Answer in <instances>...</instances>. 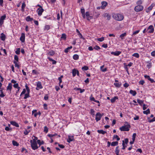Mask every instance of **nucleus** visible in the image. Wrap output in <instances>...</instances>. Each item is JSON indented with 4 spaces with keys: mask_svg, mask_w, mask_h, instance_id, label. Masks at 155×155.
<instances>
[{
    "mask_svg": "<svg viewBox=\"0 0 155 155\" xmlns=\"http://www.w3.org/2000/svg\"><path fill=\"white\" fill-rule=\"evenodd\" d=\"M25 87L26 89L24 88L23 89V91L20 95V96H21L22 95L25 94L26 92V90L27 93L25 94V96L24 97V99H26L30 97L29 93L30 92V88L28 86L27 84H26L25 85Z\"/></svg>",
    "mask_w": 155,
    "mask_h": 155,
    "instance_id": "obj_1",
    "label": "nucleus"
},
{
    "mask_svg": "<svg viewBox=\"0 0 155 155\" xmlns=\"http://www.w3.org/2000/svg\"><path fill=\"white\" fill-rule=\"evenodd\" d=\"M112 17L115 20L117 21H121L124 18L123 15L119 13H113Z\"/></svg>",
    "mask_w": 155,
    "mask_h": 155,
    "instance_id": "obj_2",
    "label": "nucleus"
},
{
    "mask_svg": "<svg viewBox=\"0 0 155 155\" xmlns=\"http://www.w3.org/2000/svg\"><path fill=\"white\" fill-rule=\"evenodd\" d=\"M30 143H31V147L33 150H35L38 148V146L37 142H35L34 140L32 141V140H31Z\"/></svg>",
    "mask_w": 155,
    "mask_h": 155,
    "instance_id": "obj_3",
    "label": "nucleus"
},
{
    "mask_svg": "<svg viewBox=\"0 0 155 155\" xmlns=\"http://www.w3.org/2000/svg\"><path fill=\"white\" fill-rule=\"evenodd\" d=\"M127 124L124 125L120 128L121 131H128L129 130V128L130 127V124L127 123Z\"/></svg>",
    "mask_w": 155,
    "mask_h": 155,
    "instance_id": "obj_4",
    "label": "nucleus"
},
{
    "mask_svg": "<svg viewBox=\"0 0 155 155\" xmlns=\"http://www.w3.org/2000/svg\"><path fill=\"white\" fill-rule=\"evenodd\" d=\"M36 7H39V8H38L37 10V12L38 15L41 16L42 15V13L43 12L44 10L42 6L39 4L37 5Z\"/></svg>",
    "mask_w": 155,
    "mask_h": 155,
    "instance_id": "obj_5",
    "label": "nucleus"
},
{
    "mask_svg": "<svg viewBox=\"0 0 155 155\" xmlns=\"http://www.w3.org/2000/svg\"><path fill=\"white\" fill-rule=\"evenodd\" d=\"M143 9V7L141 5H137L135 7L134 10L136 12H139L142 11Z\"/></svg>",
    "mask_w": 155,
    "mask_h": 155,
    "instance_id": "obj_6",
    "label": "nucleus"
},
{
    "mask_svg": "<svg viewBox=\"0 0 155 155\" xmlns=\"http://www.w3.org/2000/svg\"><path fill=\"white\" fill-rule=\"evenodd\" d=\"M147 29L148 33H152L154 31V28L153 25H150Z\"/></svg>",
    "mask_w": 155,
    "mask_h": 155,
    "instance_id": "obj_7",
    "label": "nucleus"
},
{
    "mask_svg": "<svg viewBox=\"0 0 155 155\" xmlns=\"http://www.w3.org/2000/svg\"><path fill=\"white\" fill-rule=\"evenodd\" d=\"M102 115L100 112L97 113L96 115L95 120L97 122L100 120L102 117Z\"/></svg>",
    "mask_w": 155,
    "mask_h": 155,
    "instance_id": "obj_8",
    "label": "nucleus"
},
{
    "mask_svg": "<svg viewBox=\"0 0 155 155\" xmlns=\"http://www.w3.org/2000/svg\"><path fill=\"white\" fill-rule=\"evenodd\" d=\"M102 16L104 18L107 17V20H109L111 18V15L108 13H104L102 15Z\"/></svg>",
    "mask_w": 155,
    "mask_h": 155,
    "instance_id": "obj_9",
    "label": "nucleus"
},
{
    "mask_svg": "<svg viewBox=\"0 0 155 155\" xmlns=\"http://www.w3.org/2000/svg\"><path fill=\"white\" fill-rule=\"evenodd\" d=\"M43 87L41 85V83L40 81H38L37 84V87L36 89L37 90H39L40 89L42 88Z\"/></svg>",
    "mask_w": 155,
    "mask_h": 155,
    "instance_id": "obj_10",
    "label": "nucleus"
},
{
    "mask_svg": "<svg viewBox=\"0 0 155 155\" xmlns=\"http://www.w3.org/2000/svg\"><path fill=\"white\" fill-rule=\"evenodd\" d=\"M86 16L87 17V20L89 21L90 19L93 18L92 16H90V13L88 12H87L85 13Z\"/></svg>",
    "mask_w": 155,
    "mask_h": 155,
    "instance_id": "obj_11",
    "label": "nucleus"
},
{
    "mask_svg": "<svg viewBox=\"0 0 155 155\" xmlns=\"http://www.w3.org/2000/svg\"><path fill=\"white\" fill-rule=\"evenodd\" d=\"M101 8L104 9H105V7L107 5V2L105 1H103L101 2Z\"/></svg>",
    "mask_w": 155,
    "mask_h": 155,
    "instance_id": "obj_12",
    "label": "nucleus"
},
{
    "mask_svg": "<svg viewBox=\"0 0 155 155\" xmlns=\"http://www.w3.org/2000/svg\"><path fill=\"white\" fill-rule=\"evenodd\" d=\"M25 34L24 33H22L21 34V36L20 38V40L21 41V42H24L25 41Z\"/></svg>",
    "mask_w": 155,
    "mask_h": 155,
    "instance_id": "obj_13",
    "label": "nucleus"
},
{
    "mask_svg": "<svg viewBox=\"0 0 155 155\" xmlns=\"http://www.w3.org/2000/svg\"><path fill=\"white\" fill-rule=\"evenodd\" d=\"M121 53V51H116L115 52L112 51L111 52L112 54H113L115 56H118Z\"/></svg>",
    "mask_w": 155,
    "mask_h": 155,
    "instance_id": "obj_14",
    "label": "nucleus"
},
{
    "mask_svg": "<svg viewBox=\"0 0 155 155\" xmlns=\"http://www.w3.org/2000/svg\"><path fill=\"white\" fill-rule=\"evenodd\" d=\"M12 84L11 83H9L8 85V86L6 90L7 91H9L10 93L11 92L12 89Z\"/></svg>",
    "mask_w": 155,
    "mask_h": 155,
    "instance_id": "obj_15",
    "label": "nucleus"
},
{
    "mask_svg": "<svg viewBox=\"0 0 155 155\" xmlns=\"http://www.w3.org/2000/svg\"><path fill=\"white\" fill-rule=\"evenodd\" d=\"M74 140L73 136H68L67 141L68 143H70L71 141H74Z\"/></svg>",
    "mask_w": 155,
    "mask_h": 155,
    "instance_id": "obj_16",
    "label": "nucleus"
},
{
    "mask_svg": "<svg viewBox=\"0 0 155 155\" xmlns=\"http://www.w3.org/2000/svg\"><path fill=\"white\" fill-rule=\"evenodd\" d=\"M90 99L91 101H93L95 102L98 103V107H100V101H98L95 100L94 97H91L90 98Z\"/></svg>",
    "mask_w": 155,
    "mask_h": 155,
    "instance_id": "obj_17",
    "label": "nucleus"
},
{
    "mask_svg": "<svg viewBox=\"0 0 155 155\" xmlns=\"http://www.w3.org/2000/svg\"><path fill=\"white\" fill-rule=\"evenodd\" d=\"M76 32L78 33V35L80 38L82 39L83 40H84L85 38H84L82 35L80 33L78 29H76Z\"/></svg>",
    "mask_w": 155,
    "mask_h": 155,
    "instance_id": "obj_18",
    "label": "nucleus"
},
{
    "mask_svg": "<svg viewBox=\"0 0 155 155\" xmlns=\"http://www.w3.org/2000/svg\"><path fill=\"white\" fill-rule=\"evenodd\" d=\"M11 124L12 125L15 126L16 127H19V125L18 123L14 121H11L10 122Z\"/></svg>",
    "mask_w": 155,
    "mask_h": 155,
    "instance_id": "obj_19",
    "label": "nucleus"
},
{
    "mask_svg": "<svg viewBox=\"0 0 155 155\" xmlns=\"http://www.w3.org/2000/svg\"><path fill=\"white\" fill-rule=\"evenodd\" d=\"M26 6V4L25 2H24L22 3L21 5V11L22 12H24L25 11V8Z\"/></svg>",
    "mask_w": 155,
    "mask_h": 155,
    "instance_id": "obj_20",
    "label": "nucleus"
},
{
    "mask_svg": "<svg viewBox=\"0 0 155 155\" xmlns=\"http://www.w3.org/2000/svg\"><path fill=\"white\" fill-rule=\"evenodd\" d=\"M55 52L53 50H50L48 53V54L51 56H53Z\"/></svg>",
    "mask_w": 155,
    "mask_h": 155,
    "instance_id": "obj_21",
    "label": "nucleus"
},
{
    "mask_svg": "<svg viewBox=\"0 0 155 155\" xmlns=\"http://www.w3.org/2000/svg\"><path fill=\"white\" fill-rule=\"evenodd\" d=\"M66 35L65 33L62 34L61 35V40H65L66 39Z\"/></svg>",
    "mask_w": 155,
    "mask_h": 155,
    "instance_id": "obj_22",
    "label": "nucleus"
},
{
    "mask_svg": "<svg viewBox=\"0 0 155 155\" xmlns=\"http://www.w3.org/2000/svg\"><path fill=\"white\" fill-rule=\"evenodd\" d=\"M26 20L27 21H32L33 20V18H31L30 16H28L26 17Z\"/></svg>",
    "mask_w": 155,
    "mask_h": 155,
    "instance_id": "obj_23",
    "label": "nucleus"
},
{
    "mask_svg": "<svg viewBox=\"0 0 155 155\" xmlns=\"http://www.w3.org/2000/svg\"><path fill=\"white\" fill-rule=\"evenodd\" d=\"M130 94H131L133 96H135L137 94V92L136 91L131 90L129 92Z\"/></svg>",
    "mask_w": 155,
    "mask_h": 155,
    "instance_id": "obj_24",
    "label": "nucleus"
},
{
    "mask_svg": "<svg viewBox=\"0 0 155 155\" xmlns=\"http://www.w3.org/2000/svg\"><path fill=\"white\" fill-rule=\"evenodd\" d=\"M114 85L116 87L119 88L121 86V82L114 83Z\"/></svg>",
    "mask_w": 155,
    "mask_h": 155,
    "instance_id": "obj_25",
    "label": "nucleus"
},
{
    "mask_svg": "<svg viewBox=\"0 0 155 155\" xmlns=\"http://www.w3.org/2000/svg\"><path fill=\"white\" fill-rule=\"evenodd\" d=\"M118 99V97L117 96H115L114 97H113L110 100V101L111 103H114L115 102L116 100Z\"/></svg>",
    "mask_w": 155,
    "mask_h": 155,
    "instance_id": "obj_26",
    "label": "nucleus"
},
{
    "mask_svg": "<svg viewBox=\"0 0 155 155\" xmlns=\"http://www.w3.org/2000/svg\"><path fill=\"white\" fill-rule=\"evenodd\" d=\"M77 70H76V69L74 68L72 70V75L73 77H75L76 74Z\"/></svg>",
    "mask_w": 155,
    "mask_h": 155,
    "instance_id": "obj_27",
    "label": "nucleus"
},
{
    "mask_svg": "<svg viewBox=\"0 0 155 155\" xmlns=\"http://www.w3.org/2000/svg\"><path fill=\"white\" fill-rule=\"evenodd\" d=\"M48 59H49V61H52V64H55L56 63V61L52 59L50 57H48Z\"/></svg>",
    "mask_w": 155,
    "mask_h": 155,
    "instance_id": "obj_28",
    "label": "nucleus"
},
{
    "mask_svg": "<svg viewBox=\"0 0 155 155\" xmlns=\"http://www.w3.org/2000/svg\"><path fill=\"white\" fill-rule=\"evenodd\" d=\"M97 132L98 133L101 134H104L106 133V132L104 131L103 130H97Z\"/></svg>",
    "mask_w": 155,
    "mask_h": 155,
    "instance_id": "obj_29",
    "label": "nucleus"
},
{
    "mask_svg": "<svg viewBox=\"0 0 155 155\" xmlns=\"http://www.w3.org/2000/svg\"><path fill=\"white\" fill-rule=\"evenodd\" d=\"M119 147L117 146L116 148V149L115 150V153L117 155H120L119 154V152L120 151V150L118 149Z\"/></svg>",
    "mask_w": 155,
    "mask_h": 155,
    "instance_id": "obj_30",
    "label": "nucleus"
},
{
    "mask_svg": "<svg viewBox=\"0 0 155 155\" xmlns=\"http://www.w3.org/2000/svg\"><path fill=\"white\" fill-rule=\"evenodd\" d=\"M73 58L74 60H77L79 59V56L77 54H75L73 56Z\"/></svg>",
    "mask_w": 155,
    "mask_h": 155,
    "instance_id": "obj_31",
    "label": "nucleus"
},
{
    "mask_svg": "<svg viewBox=\"0 0 155 155\" xmlns=\"http://www.w3.org/2000/svg\"><path fill=\"white\" fill-rule=\"evenodd\" d=\"M1 40L3 41H4L5 39V36L3 33H2L1 34Z\"/></svg>",
    "mask_w": 155,
    "mask_h": 155,
    "instance_id": "obj_32",
    "label": "nucleus"
},
{
    "mask_svg": "<svg viewBox=\"0 0 155 155\" xmlns=\"http://www.w3.org/2000/svg\"><path fill=\"white\" fill-rule=\"evenodd\" d=\"M13 61H15L16 62H18V58L17 55H15L14 56V60Z\"/></svg>",
    "mask_w": 155,
    "mask_h": 155,
    "instance_id": "obj_33",
    "label": "nucleus"
},
{
    "mask_svg": "<svg viewBox=\"0 0 155 155\" xmlns=\"http://www.w3.org/2000/svg\"><path fill=\"white\" fill-rule=\"evenodd\" d=\"M72 48V46L68 47L64 50V52L65 53H67L68 52L69 50L71 49Z\"/></svg>",
    "mask_w": 155,
    "mask_h": 155,
    "instance_id": "obj_34",
    "label": "nucleus"
},
{
    "mask_svg": "<svg viewBox=\"0 0 155 155\" xmlns=\"http://www.w3.org/2000/svg\"><path fill=\"white\" fill-rule=\"evenodd\" d=\"M37 142L38 143L39 145V147L41 145L43 144H44V142L43 141H41L39 140H38L37 141Z\"/></svg>",
    "mask_w": 155,
    "mask_h": 155,
    "instance_id": "obj_35",
    "label": "nucleus"
},
{
    "mask_svg": "<svg viewBox=\"0 0 155 155\" xmlns=\"http://www.w3.org/2000/svg\"><path fill=\"white\" fill-rule=\"evenodd\" d=\"M118 144V142L117 141H114L111 143V145L113 146H117Z\"/></svg>",
    "mask_w": 155,
    "mask_h": 155,
    "instance_id": "obj_36",
    "label": "nucleus"
},
{
    "mask_svg": "<svg viewBox=\"0 0 155 155\" xmlns=\"http://www.w3.org/2000/svg\"><path fill=\"white\" fill-rule=\"evenodd\" d=\"M127 34L126 33H124L121 34L120 36V37L122 39H124V37Z\"/></svg>",
    "mask_w": 155,
    "mask_h": 155,
    "instance_id": "obj_37",
    "label": "nucleus"
},
{
    "mask_svg": "<svg viewBox=\"0 0 155 155\" xmlns=\"http://www.w3.org/2000/svg\"><path fill=\"white\" fill-rule=\"evenodd\" d=\"M50 29V26L48 25H46L45 26L44 30L48 31Z\"/></svg>",
    "mask_w": 155,
    "mask_h": 155,
    "instance_id": "obj_38",
    "label": "nucleus"
},
{
    "mask_svg": "<svg viewBox=\"0 0 155 155\" xmlns=\"http://www.w3.org/2000/svg\"><path fill=\"white\" fill-rule=\"evenodd\" d=\"M104 67V65H103V66H101V69L102 71L104 72L107 71V69L106 68H103Z\"/></svg>",
    "mask_w": 155,
    "mask_h": 155,
    "instance_id": "obj_39",
    "label": "nucleus"
},
{
    "mask_svg": "<svg viewBox=\"0 0 155 155\" xmlns=\"http://www.w3.org/2000/svg\"><path fill=\"white\" fill-rule=\"evenodd\" d=\"M12 142L13 145L14 146H18L19 145V144L16 141L13 140Z\"/></svg>",
    "mask_w": 155,
    "mask_h": 155,
    "instance_id": "obj_40",
    "label": "nucleus"
},
{
    "mask_svg": "<svg viewBox=\"0 0 155 155\" xmlns=\"http://www.w3.org/2000/svg\"><path fill=\"white\" fill-rule=\"evenodd\" d=\"M143 113L145 114H148L150 113V110L149 109H147V110L144 111Z\"/></svg>",
    "mask_w": 155,
    "mask_h": 155,
    "instance_id": "obj_41",
    "label": "nucleus"
},
{
    "mask_svg": "<svg viewBox=\"0 0 155 155\" xmlns=\"http://www.w3.org/2000/svg\"><path fill=\"white\" fill-rule=\"evenodd\" d=\"M20 48H17L16 49L15 51L16 54H20Z\"/></svg>",
    "mask_w": 155,
    "mask_h": 155,
    "instance_id": "obj_42",
    "label": "nucleus"
},
{
    "mask_svg": "<svg viewBox=\"0 0 155 155\" xmlns=\"http://www.w3.org/2000/svg\"><path fill=\"white\" fill-rule=\"evenodd\" d=\"M14 63L15 64V66L16 67H17L18 68H19V62H16L15 61H13Z\"/></svg>",
    "mask_w": 155,
    "mask_h": 155,
    "instance_id": "obj_43",
    "label": "nucleus"
},
{
    "mask_svg": "<svg viewBox=\"0 0 155 155\" xmlns=\"http://www.w3.org/2000/svg\"><path fill=\"white\" fill-rule=\"evenodd\" d=\"M132 56L134 57H135L136 58H138L139 57V54L138 53H134L133 54Z\"/></svg>",
    "mask_w": 155,
    "mask_h": 155,
    "instance_id": "obj_44",
    "label": "nucleus"
},
{
    "mask_svg": "<svg viewBox=\"0 0 155 155\" xmlns=\"http://www.w3.org/2000/svg\"><path fill=\"white\" fill-rule=\"evenodd\" d=\"M137 102L140 105H142V104L143 103V101L142 100H140V99H138L137 100Z\"/></svg>",
    "mask_w": 155,
    "mask_h": 155,
    "instance_id": "obj_45",
    "label": "nucleus"
},
{
    "mask_svg": "<svg viewBox=\"0 0 155 155\" xmlns=\"http://www.w3.org/2000/svg\"><path fill=\"white\" fill-rule=\"evenodd\" d=\"M154 5L153 4H152L148 8V9L150 11L152 10L153 7L154 6Z\"/></svg>",
    "mask_w": 155,
    "mask_h": 155,
    "instance_id": "obj_46",
    "label": "nucleus"
},
{
    "mask_svg": "<svg viewBox=\"0 0 155 155\" xmlns=\"http://www.w3.org/2000/svg\"><path fill=\"white\" fill-rule=\"evenodd\" d=\"M93 48L97 51H98L101 49L100 47L98 45H96Z\"/></svg>",
    "mask_w": 155,
    "mask_h": 155,
    "instance_id": "obj_47",
    "label": "nucleus"
},
{
    "mask_svg": "<svg viewBox=\"0 0 155 155\" xmlns=\"http://www.w3.org/2000/svg\"><path fill=\"white\" fill-rule=\"evenodd\" d=\"M104 40V37H102L101 38H98L97 39V40L101 42Z\"/></svg>",
    "mask_w": 155,
    "mask_h": 155,
    "instance_id": "obj_48",
    "label": "nucleus"
},
{
    "mask_svg": "<svg viewBox=\"0 0 155 155\" xmlns=\"http://www.w3.org/2000/svg\"><path fill=\"white\" fill-rule=\"evenodd\" d=\"M82 70L87 71L88 69V68L87 66H84L82 68Z\"/></svg>",
    "mask_w": 155,
    "mask_h": 155,
    "instance_id": "obj_49",
    "label": "nucleus"
},
{
    "mask_svg": "<svg viewBox=\"0 0 155 155\" xmlns=\"http://www.w3.org/2000/svg\"><path fill=\"white\" fill-rule=\"evenodd\" d=\"M30 131H31L30 130H25V131L24 132V133L25 135H27Z\"/></svg>",
    "mask_w": 155,
    "mask_h": 155,
    "instance_id": "obj_50",
    "label": "nucleus"
},
{
    "mask_svg": "<svg viewBox=\"0 0 155 155\" xmlns=\"http://www.w3.org/2000/svg\"><path fill=\"white\" fill-rule=\"evenodd\" d=\"M136 136V133H134L132 135V140H133V141H135Z\"/></svg>",
    "mask_w": 155,
    "mask_h": 155,
    "instance_id": "obj_51",
    "label": "nucleus"
},
{
    "mask_svg": "<svg viewBox=\"0 0 155 155\" xmlns=\"http://www.w3.org/2000/svg\"><path fill=\"white\" fill-rule=\"evenodd\" d=\"M148 64L147 65V67L149 68H150L152 66V63L151 62H147Z\"/></svg>",
    "mask_w": 155,
    "mask_h": 155,
    "instance_id": "obj_52",
    "label": "nucleus"
},
{
    "mask_svg": "<svg viewBox=\"0 0 155 155\" xmlns=\"http://www.w3.org/2000/svg\"><path fill=\"white\" fill-rule=\"evenodd\" d=\"M6 18V16L5 15L2 16L0 18V19L4 21Z\"/></svg>",
    "mask_w": 155,
    "mask_h": 155,
    "instance_id": "obj_53",
    "label": "nucleus"
},
{
    "mask_svg": "<svg viewBox=\"0 0 155 155\" xmlns=\"http://www.w3.org/2000/svg\"><path fill=\"white\" fill-rule=\"evenodd\" d=\"M13 87L15 88H17L19 87H20L19 86V85H18V83H16L15 84H14L13 85Z\"/></svg>",
    "mask_w": 155,
    "mask_h": 155,
    "instance_id": "obj_54",
    "label": "nucleus"
},
{
    "mask_svg": "<svg viewBox=\"0 0 155 155\" xmlns=\"http://www.w3.org/2000/svg\"><path fill=\"white\" fill-rule=\"evenodd\" d=\"M95 13L96 14H97L96 15H95L94 17L95 18H98L99 17V16L100 15V13L99 12H95Z\"/></svg>",
    "mask_w": 155,
    "mask_h": 155,
    "instance_id": "obj_55",
    "label": "nucleus"
},
{
    "mask_svg": "<svg viewBox=\"0 0 155 155\" xmlns=\"http://www.w3.org/2000/svg\"><path fill=\"white\" fill-rule=\"evenodd\" d=\"M142 3V1L141 0H139L137 1L136 3V4L138 5H140Z\"/></svg>",
    "mask_w": 155,
    "mask_h": 155,
    "instance_id": "obj_56",
    "label": "nucleus"
},
{
    "mask_svg": "<svg viewBox=\"0 0 155 155\" xmlns=\"http://www.w3.org/2000/svg\"><path fill=\"white\" fill-rule=\"evenodd\" d=\"M44 132L46 133H47L48 132V128L46 126L44 127Z\"/></svg>",
    "mask_w": 155,
    "mask_h": 155,
    "instance_id": "obj_57",
    "label": "nucleus"
},
{
    "mask_svg": "<svg viewBox=\"0 0 155 155\" xmlns=\"http://www.w3.org/2000/svg\"><path fill=\"white\" fill-rule=\"evenodd\" d=\"M95 111L93 109H91L90 110V113L92 115H94Z\"/></svg>",
    "mask_w": 155,
    "mask_h": 155,
    "instance_id": "obj_58",
    "label": "nucleus"
},
{
    "mask_svg": "<svg viewBox=\"0 0 155 155\" xmlns=\"http://www.w3.org/2000/svg\"><path fill=\"white\" fill-rule=\"evenodd\" d=\"M114 138L117 139V141H118L120 140V138L118 137V136L117 135H114Z\"/></svg>",
    "mask_w": 155,
    "mask_h": 155,
    "instance_id": "obj_59",
    "label": "nucleus"
},
{
    "mask_svg": "<svg viewBox=\"0 0 155 155\" xmlns=\"http://www.w3.org/2000/svg\"><path fill=\"white\" fill-rule=\"evenodd\" d=\"M122 145H123V147L122 148V149L123 150L125 149L126 147V146H125V145L124 142V141H123Z\"/></svg>",
    "mask_w": 155,
    "mask_h": 155,
    "instance_id": "obj_60",
    "label": "nucleus"
},
{
    "mask_svg": "<svg viewBox=\"0 0 155 155\" xmlns=\"http://www.w3.org/2000/svg\"><path fill=\"white\" fill-rule=\"evenodd\" d=\"M139 32H140V30H138L136 31L133 32L132 35H135L138 33Z\"/></svg>",
    "mask_w": 155,
    "mask_h": 155,
    "instance_id": "obj_61",
    "label": "nucleus"
},
{
    "mask_svg": "<svg viewBox=\"0 0 155 155\" xmlns=\"http://www.w3.org/2000/svg\"><path fill=\"white\" fill-rule=\"evenodd\" d=\"M43 107H44V109L46 110H48L47 105L46 104H43Z\"/></svg>",
    "mask_w": 155,
    "mask_h": 155,
    "instance_id": "obj_62",
    "label": "nucleus"
},
{
    "mask_svg": "<svg viewBox=\"0 0 155 155\" xmlns=\"http://www.w3.org/2000/svg\"><path fill=\"white\" fill-rule=\"evenodd\" d=\"M154 121H155V117H154L152 119L149 120V122L150 123H151Z\"/></svg>",
    "mask_w": 155,
    "mask_h": 155,
    "instance_id": "obj_63",
    "label": "nucleus"
},
{
    "mask_svg": "<svg viewBox=\"0 0 155 155\" xmlns=\"http://www.w3.org/2000/svg\"><path fill=\"white\" fill-rule=\"evenodd\" d=\"M123 85L124 87L127 88L129 86V84L127 83H125Z\"/></svg>",
    "mask_w": 155,
    "mask_h": 155,
    "instance_id": "obj_64",
    "label": "nucleus"
}]
</instances>
